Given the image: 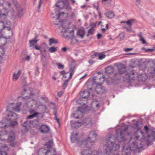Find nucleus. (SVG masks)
<instances>
[{"label": "nucleus", "mask_w": 155, "mask_h": 155, "mask_svg": "<svg viewBox=\"0 0 155 155\" xmlns=\"http://www.w3.org/2000/svg\"><path fill=\"white\" fill-rule=\"evenodd\" d=\"M94 62V61L93 60H91L89 61V63L90 64H92Z\"/></svg>", "instance_id": "obj_61"}, {"label": "nucleus", "mask_w": 155, "mask_h": 155, "mask_svg": "<svg viewBox=\"0 0 155 155\" xmlns=\"http://www.w3.org/2000/svg\"><path fill=\"white\" fill-rule=\"evenodd\" d=\"M106 17L109 19H111L114 18V13L111 11H109L106 12L105 14Z\"/></svg>", "instance_id": "obj_26"}, {"label": "nucleus", "mask_w": 155, "mask_h": 155, "mask_svg": "<svg viewBox=\"0 0 155 155\" xmlns=\"http://www.w3.org/2000/svg\"><path fill=\"white\" fill-rule=\"evenodd\" d=\"M4 49H0V51H1V54H3L4 53Z\"/></svg>", "instance_id": "obj_63"}, {"label": "nucleus", "mask_w": 155, "mask_h": 155, "mask_svg": "<svg viewBox=\"0 0 155 155\" xmlns=\"http://www.w3.org/2000/svg\"><path fill=\"white\" fill-rule=\"evenodd\" d=\"M63 28L61 32L63 33V35L66 38L71 39L72 40H74L77 42L74 37V29L70 27H64L62 25Z\"/></svg>", "instance_id": "obj_6"}, {"label": "nucleus", "mask_w": 155, "mask_h": 155, "mask_svg": "<svg viewBox=\"0 0 155 155\" xmlns=\"http://www.w3.org/2000/svg\"><path fill=\"white\" fill-rule=\"evenodd\" d=\"M38 41V40L36 38L29 40V47L33 48H39L38 46L37 45Z\"/></svg>", "instance_id": "obj_14"}, {"label": "nucleus", "mask_w": 155, "mask_h": 155, "mask_svg": "<svg viewBox=\"0 0 155 155\" xmlns=\"http://www.w3.org/2000/svg\"><path fill=\"white\" fill-rule=\"evenodd\" d=\"M57 51V49H48V51L50 52H54Z\"/></svg>", "instance_id": "obj_53"}, {"label": "nucleus", "mask_w": 155, "mask_h": 155, "mask_svg": "<svg viewBox=\"0 0 155 155\" xmlns=\"http://www.w3.org/2000/svg\"><path fill=\"white\" fill-rule=\"evenodd\" d=\"M0 155H7L6 152L3 151V149L0 150Z\"/></svg>", "instance_id": "obj_45"}, {"label": "nucleus", "mask_w": 155, "mask_h": 155, "mask_svg": "<svg viewBox=\"0 0 155 155\" xmlns=\"http://www.w3.org/2000/svg\"><path fill=\"white\" fill-rule=\"evenodd\" d=\"M27 89L25 88H24L23 90L21 91V94L22 95H24L25 94L26 92L28 91Z\"/></svg>", "instance_id": "obj_46"}, {"label": "nucleus", "mask_w": 155, "mask_h": 155, "mask_svg": "<svg viewBox=\"0 0 155 155\" xmlns=\"http://www.w3.org/2000/svg\"><path fill=\"white\" fill-rule=\"evenodd\" d=\"M147 78V77L145 74H141L140 75H138L136 72L134 71H130L125 75L123 79L124 81L129 82L135 80L137 78L139 80L143 81Z\"/></svg>", "instance_id": "obj_3"}, {"label": "nucleus", "mask_w": 155, "mask_h": 155, "mask_svg": "<svg viewBox=\"0 0 155 155\" xmlns=\"http://www.w3.org/2000/svg\"><path fill=\"white\" fill-rule=\"evenodd\" d=\"M8 121V126L11 127H14L18 124V123L16 120H10Z\"/></svg>", "instance_id": "obj_25"}, {"label": "nucleus", "mask_w": 155, "mask_h": 155, "mask_svg": "<svg viewBox=\"0 0 155 155\" xmlns=\"http://www.w3.org/2000/svg\"><path fill=\"white\" fill-rule=\"evenodd\" d=\"M67 74H67L66 75H64L63 77H62L63 80H65V79H66V80H69L70 79H69V75H68Z\"/></svg>", "instance_id": "obj_48"}, {"label": "nucleus", "mask_w": 155, "mask_h": 155, "mask_svg": "<svg viewBox=\"0 0 155 155\" xmlns=\"http://www.w3.org/2000/svg\"><path fill=\"white\" fill-rule=\"evenodd\" d=\"M11 3L8 1V0H5L3 5V8L5 10L9 8L11 6Z\"/></svg>", "instance_id": "obj_23"}, {"label": "nucleus", "mask_w": 155, "mask_h": 155, "mask_svg": "<svg viewBox=\"0 0 155 155\" xmlns=\"http://www.w3.org/2000/svg\"><path fill=\"white\" fill-rule=\"evenodd\" d=\"M102 36V35L101 34H98L97 35V38L98 39H100Z\"/></svg>", "instance_id": "obj_58"}, {"label": "nucleus", "mask_w": 155, "mask_h": 155, "mask_svg": "<svg viewBox=\"0 0 155 155\" xmlns=\"http://www.w3.org/2000/svg\"><path fill=\"white\" fill-rule=\"evenodd\" d=\"M68 82V80H65L63 85V87L65 89L67 87Z\"/></svg>", "instance_id": "obj_42"}, {"label": "nucleus", "mask_w": 155, "mask_h": 155, "mask_svg": "<svg viewBox=\"0 0 155 155\" xmlns=\"http://www.w3.org/2000/svg\"><path fill=\"white\" fill-rule=\"evenodd\" d=\"M88 142L86 140H84L83 141H78L77 143L78 146L81 147L82 148H84L85 147L87 146V143Z\"/></svg>", "instance_id": "obj_24"}, {"label": "nucleus", "mask_w": 155, "mask_h": 155, "mask_svg": "<svg viewBox=\"0 0 155 155\" xmlns=\"http://www.w3.org/2000/svg\"><path fill=\"white\" fill-rule=\"evenodd\" d=\"M22 104L21 102H19L17 103L16 106L13 107V109L17 111H20V106Z\"/></svg>", "instance_id": "obj_32"}, {"label": "nucleus", "mask_w": 155, "mask_h": 155, "mask_svg": "<svg viewBox=\"0 0 155 155\" xmlns=\"http://www.w3.org/2000/svg\"><path fill=\"white\" fill-rule=\"evenodd\" d=\"M66 8L68 11H70L72 9V8L69 5H67Z\"/></svg>", "instance_id": "obj_52"}, {"label": "nucleus", "mask_w": 155, "mask_h": 155, "mask_svg": "<svg viewBox=\"0 0 155 155\" xmlns=\"http://www.w3.org/2000/svg\"><path fill=\"white\" fill-rule=\"evenodd\" d=\"M8 120H7V118H4L0 122V128H3L6 127L8 126Z\"/></svg>", "instance_id": "obj_21"}, {"label": "nucleus", "mask_w": 155, "mask_h": 155, "mask_svg": "<svg viewBox=\"0 0 155 155\" xmlns=\"http://www.w3.org/2000/svg\"><path fill=\"white\" fill-rule=\"evenodd\" d=\"M39 109L41 110V113H43L46 112L47 107L46 106H40L39 105Z\"/></svg>", "instance_id": "obj_35"}, {"label": "nucleus", "mask_w": 155, "mask_h": 155, "mask_svg": "<svg viewBox=\"0 0 155 155\" xmlns=\"http://www.w3.org/2000/svg\"><path fill=\"white\" fill-rule=\"evenodd\" d=\"M53 140L51 139L45 143V145L47 146L48 148H50L53 145Z\"/></svg>", "instance_id": "obj_34"}, {"label": "nucleus", "mask_w": 155, "mask_h": 155, "mask_svg": "<svg viewBox=\"0 0 155 155\" xmlns=\"http://www.w3.org/2000/svg\"><path fill=\"white\" fill-rule=\"evenodd\" d=\"M75 14L74 12H72L70 16L71 18H73L75 16Z\"/></svg>", "instance_id": "obj_57"}, {"label": "nucleus", "mask_w": 155, "mask_h": 155, "mask_svg": "<svg viewBox=\"0 0 155 155\" xmlns=\"http://www.w3.org/2000/svg\"><path fill=\"white\" fill-rule=\"evenodd\" d=\"M124 34L123 33H121L119 35L118 37L120 39H123L124 38Z\"/></svg>", "instance_id": "obj_47"}, {"label": "nucleus", "mask_w": 155, "mask_h": 155, "mask_svg": "<svg viewBox=\"0 0 155 155\" xmlns=\"http://www.w3.org/2000/svg\"><path fill=\"white\" fill-rule=\"evenodd\" d=\"M85 34V31L83 28H81L79 29L77 33V35L79 37L83 38Z\"/></svg>", "instance_id": "obj_17"}, {"label": "nucleus", "mask_w": 155, "mask_h": 155, "mask_svg": "<svg viewBox=\"0 0 155 155\" xmlns=\"http://www.w3.org/2000/svg\"><path fill=\"white\" fill-rule=\"evenodd\" d=\"M39 129L42 133L45 134L49 132L50 128L47 125L43 124L41 126Z\"/></svg>", "instance_id": "obj_19"}, {"label": "nucleus", "mask_w": 155, "mask_h": 155, "mask_svg": "<svg viewBox=\"0 0 155 155\" xmlns=\"http://www.w3.org/2000/svg\"><path fill=\"white\" fill-rule=\"evenodd\" d=\"M74 66L72 67H71L70 69V71L71 72L69 74V79H71L72 77V76L74 74Z\"/></svg>", "instance_id": "obj_33"}, {"label": "nucleus", "mask_w": 155, "mask_h": 155, "mask_svg": "<svg viewBox=\"0 0 155 155\" xmlns=\"http://www.w3.org/2000/svg\"><path fill=\"white\" fill-rule=\"evenodd\" d=\"M31 125L33 128L38 129L39 127V118H37L31 121Z\"/></svg>", "instance_id": "obj_22"}, {"label": "nucleus", "mask_w": 155, "mask_h": 155, "mask_svg": "<svg viewBox=\"0 0 155 155\" xmlns=\"http://www.w3.org/2000/svg\"><path fill=\"white\" fill-rule=\"evenodd\" d=\"M89 149L83 151L81 152L82 155H93L92 152Z\"/></svg>", "instance_id": "obj_27"}, {"label": "nucleus", "mask_w": 155, "mask_h": 155, "mask_svg": "<svg viewBox=\"0 0 155 155\" xmlns=\"http://www.w3.org/2000/svg\"><path fill=\"white\" fill-rule=\"evenodd\" d=\"M30 55H27L24 58H22V60L24 61H29L30 60Z\"/></svg>", "instance_id": "obj_41"}, {"label": "nucleus", "mask_w": 155, "mask_h": 155, "mask_svg": "<svg viewBox=\"0 0 155 155\" xmlns=\"http://www.w3.org/2000/svg\"><path fill=\"white\" fill-rule=\"evenodd\" d=\"M152 136L154 138H155V129H153L152 130Z\"/></svg>", "instance_id": "obj_54"}, {"label": "nucleus", "mask_w": 155, "mask_h": 155, "mask_svg": "<svg viewBox=\"0 0 155 155\" xmlns=\"http://www.w3.org/2000/svg\"><path fill=\"white\" fill-rule=\"evenodd\" d=\"M106 55L104 54L103 53H95L91 56L92 58H94L95 57H97L98 59L99 60H101L105 57Z\"/></svg>", "instance_id": "obj_16"}, {"label": "nucleus", "mask_w": 155, "mask_h": 155, "mask_svg": "<svg viewBox=\"0 0 155 155\" xmlns=\"http://www.w3.org/2000/svg\"><path fill=\"white\" fill-rule=\"evenodd\" d=\"M6 118L8 121L10 120H16L18 118V116L17 114L12 112H9L7 114Z\"/></svg>", "instance_id": "obj_13"}, {"label": "nucleus", "mask_w": 155, "mask_h": 155, "mask_svg": "<svg viewBox=\"0 0 155 155\" xmlns=\"http://www.w3.org/2000/svg\"><path fill=\"white\" fill-rule=\"evenodd\" d=\"M21 70L18 71L17 74L14 73L13 75V79L15 81H17L19 78L20 75L21 74Z\"/></svg>", "instance_id": "obj_29"}, {"label": "nucleus", "mask_w": 155, "mask_h": 155, "mask_svg": "<svg viewBox=\"0 0 155 155\" xmlns=\"http://www.w3.org/2000/svg\"><path fill=\"white\" fill-rule=\"evenodd\" d=\"M7 15L5 13H2L0 10V18L3 21H0V33L2 32V30L5 28H7L8 30H11L10 26L11 25V22L6 19Z\"/></svg>", "instance_id": "obj_4"}, {"label": "nucleus", "mask_w": 155, "mask_h": 155, "mask_svg": "<svg viewBox=\"0 0 155 155\" xmlns=\"http://www.w3.org/2000/svg\"><path fill=\"white\" fill-rule=\"evenodd\" d=\"M89 91L85 90L80 93L81 97L77 101V102L82 105L85 106V103L87 101V98L89 96Z\"/></svg>", "instance_id": "obj_8"}, {"label": "nucleus", "mask_w": 155, "mask_h": 155, "mask_svg": "<svg viewBox=\"0 0 155 155\" xmlns=\"http://www.w3.org/2000/svg\"><path fill=\"white\" fill-rule=\"evenodd\" d=\"M114 71V69L112 67L108 66L105 68V72L107 74H110L113 73Z\"/></svg>", "instance_id": "obj_28"}, {"label": "nucleus", "mask_w": 155, "mask_h": 155, "mask_svg": "<svg viewBox=\"0 0 155 155\" xmlns=\"http://www.w3.org/2000/svg\"><path fill=\"white\" fill-rule=\"evenodd\" d=\"M84 124H86V125L88 127H90L93 124V120L91 118H89L80 122L75 121L72 124L71 127L74 128H77Z\"/></svg>", "instance_id": "obj_7"}, {"label": "nucleus", "mask_w": 155, "mask_h": 155, "mask_svg": "<svg viewBox=\"0 0 155 155\" xmlns=\"http://www.w3.org/2000/svg\"><path fill=\"white\" fill-rule=\"evenodd\" d=\"M94 28L93 27H91V28L88 31L87 36H88L90 35H92L94 33Z\"/></svg>", "instance_id": "obj_37"}, {"label": "nucleus", "mask_w": 155, "mask_h": 155, "mask_svg": "<svg viewBox=\"0 0 155 155\" xmlns=\"http://www.w3.org/2000/svg\"><path fill=\"white\" fill-rule=\"evenodd\" d=\"M148 72L150 74H153L155 72V67H151L148 69Z\"/></svg>", "instance_id": "obj_40"}, {"label": "nucleus", "mask_w": 155, "mask_h": 155, "mask_svg": "<svg viewBox=\"0 0 155 155\" xmlns=\"http://www.w3.org/2000/svg\"><path fill=\"white\" fill-rule=\"evenodd\" d=\"M97 13L99 15V18L100 19H101L102 18V16H101V12L98 9V8H97Z\"/></svg>", "instance_id": "obj_51"}, {"label": "nucleus", "mask_w": 155, "mask_h": 155, "mask_svg": "<svg viewBox=\"0 0 155 155\" xmlns=\"http://www.w3.org/2000/svg\"><path fill=\"white\" fill-rule=\"evenodd\" d=\"M15 135H13L12 136H9L8 139V140L10 142L13 141L15 140Z\"/></svg>", "instance_id": "obj_39"}, {"label": "nucleus", "mask_w": 155, "mask_h": 155, "mask_svg": "<svg viewBox=\"0 0 155 155\" xmlns=\"http://www.w3.org/2000/svg\"><path fill=\"white\" fill-rule=\"evenodd\" d=\"M38 114H39V113H35L33 114L30 115L28 116L26 118L27 119H29L33 118V117H36V115Z\"/></svg>", "instance_id": "obj_38"}, {"label": "nucleus", "mask_w": 155, "mask_h": 155, "mask_svg": "<svg viewBox=\"0 0 155 155\" xmlns=\"http://www.w3.org/2000/svg\"><path fill=\"white\" fill-rule=\"evenodd\" d=\"M14 5L16 11L17 12L18 16L21 17L24 15L23 9L21 7L20 5L17 1L14 2Z\"/></svg>", "instance_id": "obj_10"}, {"label": "nucleus", "mask_w": 155, "mask_h": 155, "mask_svg": "<svg viewBox=\"0 0 155 155\" xmlns=\"http://www.w3.org/2000/svg\"><path fill=\"white\" fill-rule=\"evenodd\" d=\"M113 135H109L107 139V144L103 147L104 153L97 151L93 152V155H119L118 150L120 146L113 143L115 141Z\"/></svg>", "instance_id": "obj_1"}, {"label": "nucleus", "mask_w": 155, "mask_h": 155, "mask_svg": "<svg viewBox=\"0 0 155 155\" xmlns=\"http://www.w3.org/2000/svg\"><path fill=\"white\" fill-rule=\"evenodd\" d=\"M31 121L27 120L24 122L22 126L25 127L26 130H28L31 128Z\"/></svg>", "instance_id": "obj_18"}, {"label": "nucleus", "mask_w": 155, "mask_h": 155, "mask_svg": "<svg viewBox=\"0 0 155 155\" xmlns=\"http://www.w3.org/2000/svg\"><path fill=\"white\" fill-rule=\"evenodd\" d=\"M20 97L21 98L23 101H24L25 102H26V100L28 99L29 98V97L28 96H26L25 97Z\"/></svg>", "instance_id": "obj_44"}, {"label": "nucleus", "mask_w": 155, "mask_h": 155, "mask_svg": "<svg viewBox=\"0 0 155 155\" xmlns=\"http://www.w3.org/2000/svg\"><path fill=\"white\" fill-rule=\"evenodd\" d=\"M49 45L51 46L53 44H56L58 43V41L54 38H50L49 40Z\"/></svg>", "instance_id": "obj_30"}, {"label": "nucleus", "mask_w": 155, "mask_h": 155, "mask_svg": "<svg viewBox=\"0 0 155 155\" xmlns=\"http://www.w3.org/2000/svg\"><path fill=\"white\" fill-rule=\"evenodd\" d=\"M71 141H73L77 139V137H75L74 133L72 134V135L71 137Z\"/></svg>", "instance_id": "obj_43"}, {"label": "nucleus", "mask_w": 155, "mask_h": 155, "mask_svg": "<svg viewBox=\"0 0 155 155\" xmlns=\"http://www.w3.org/2000/svg\"><path fill=\"white\" fill-rule=\"evenodd\" d=\"M68 72H66L64 71H61L60 72V74L62 75H63V76L64 75H66L68 74Z\"/></svg>", "instance_id": "obj_50"}, {"label": "nucleus", "mask_w": 155, "mask_h": 155, "mask_svg": "<svg viewBox=\"0 0 155 155\" xmlns=\"http://www.w3.org/2000/svg\"><path fill=\"white\" fill-rule=\"evenodd\" d=\"M97 134L94 131L91 132L88 137V141L91 143L94 142L96 140Z\"/></svg>", "instance_id": "obj_15"}, {"label": "nucleus", "mask_w": 155, "mask_h": 155, "mask_svg": "<svg viewBox=\"0 0 155 155\" xmlns=\"http://www.w3.org/2000/svg\"><path fill=\"white\" fill-rule=\"evenodd\" d=\"M41 99L46 101L47 100V98L45 97H42L41 98Z\"/></svg>", "instance_id": "obj_60"}, {"label": "nucleus", "mask_w": 155, "mask_h": 155, "mask_svg": "<svg viewBox=\"0 0 155 155\" xmlns=\"http://www.w3.org/2000/svg\"><path fill=\"white\" fill-rule=\"evenodd\" d=\"M117 67L118 68V72L116 73L115 75V78L118 79L117 77L120 76L121 74L124 73L125 70V66L121 64H118Z\"/></svg>", "instance_id": "obj_11"}, {"label": "nucleus", "mask_w": 155, "mask_h": 155, "mask_svg": "<svg viewBox=\"0 0 155 155\" xmlns=\"http://www.w3.org/2000/svg\"><path fill=\"white\" fill-rule=\"evenodd\" d=\"M87 107H78V110L74 114V116L75 118L78 119L82 117L84 113L86 111Z\"/></svg>", "instance_id": "obj_9"}, {"label": "nucleus", "mask_w": 155, "mask_h": 155, "mask_svg": "<svg viewBox=\"0 0 155 155\" xmlns=\"http://www.w3.org/2000/svg\"><path fill=\"white\" fill-rule=\"evenodd\" d=\"M53 110L54 111V114L55 116L54 119L55 120H56L57 122L58 123H59V120L58 118L57 117V113L56 112V110L55 108H53Z\"/></svg>", "instance_id": "obj_36"}, {"label": "nucleus", "mask_w": 155, "mask_h": 155, "mask_svg": "<svg viewBox=\"0 0 155 155\" xmlns=\"http://www.w3.org/2000/svg\"><path fill=\"white\" fill-rule=\"evenodd\" d=\"M107 30V29L106 28H103L101 29V30L102 32H105L106 30Z\"/></svg>", "instance_id": "obj_64"}, {"label": "nucleus", "mask_w": 155, "mask_h": 155, "mask_svg": "<svg viewBox=\"0 0 155 155\" xmlns=\"http://www.w3.org/2000/svg\"><path fill=\"white\" fill-rule=\"evenodd\" d=\"M134 20L133 19L127 21H122L120 22V23H125L129 26V27H127L126 25H124V28L126 29V31L130 32H134V31L131 28V26L132 24L131 22H132Z\"/></svg>", "instance_id": "obj_12"}, {"label": "nucleus", "mask_w": 155, "mask_h": 155, "mask_svg": "<svg viewBox=\"0 0 155 155\" xmlns=\"http://www.w3.org/2000/svg\"><path fill=\"white\" fill-rule=\"evenodd\" d=\"M138 36L139 37V40L140 41L142 42V44H144L146 43V41L143 37L141 33H140L138 35Z\"/></svg>", "instance_id": "obj_31"}, {"label": "nucleus", "mask_w": 155, "mask_h": 155, "mask_svg": "<svg viewBox=\"0 0 155 155\" xmlns=\"http://www.w3.org/2000/svg\"><path fill=\"white\" fill-rule=\"evenodd\" d=\"M117 135L118 137L117 139L120 142H121L122 140L123 141V131L120 129L118 130L117 131Z\"/></svg>", "instance_id": "obj_20"}, {"label": "nucleus", "mask_w": 155, "mask_h": 155, "mask_svg": "<svg viewBox=\"0 0 155 155\" xmlns=\"http://www.w3.org/2000/svg\"><path fill=\"white\" fill-rule=\"evenodd\" d=\"M154 49H147L146 50H145V51H153Z\"/></svg>", "instance_id": "obj_62"}, {"label": "nucleus", "mask_w": 155, "mask_h": 155, "mask_svg": "<svg viewBox=\"0 0 155 155\" xmlns=\"http://www.w3.org/2000/svg\"><path fill=\"white\" fill-rule=\"evenodd\" d=\"M136 140H134L133 138L130 139L129 141L130 144L129 147L124 146L122 151V155H130V151H135L137 149H141L143 147V144L141 143L140 141L138 140L139 136H136Z\"/></svg>", "instance_id": "obj_2"}, {"label": "nucleus", "mask_w": 155, "mask_h": 155, "mask_svg": "<svg viewBox=\"0 0 155 155\" xmlns=\"http://www.w3.org/2000/svg\"><path fill=\"white\" fill-rule=\"evenodd\" d=\"M5 0H0V6L3 5Z\"/></svg>", "instance_id": "obj_56"}, {"label": "nucleus", "mask_w": 155, "mask_h": 155, "mask_svg": "<svg viewBox=\"0 0 155 155\" xmlns=\"http://www.w3.org/2000/svg\"><path fill=\"white\" fill-rule=\"evenodd\" d=\"M64 12H59L58 15V18L57 19H58V18L60 17L62 15H63L64 14Z\"/></svg>", "instance_id": "obj_55"}, {"label": "nucleus", "mask_w": 155, "mask_h": 155, "mask_svg": "<svg viewBox=\"0 0 155 155\" xmlns=\"http://www.w3.org/2000/svg\"><path fill=\"white\" fill-rule=\"evenodd\" d=\"M94 78L93 79L94 81L97 84L95 88L97 94H102L104 92L105 90L101 86V84L104 81L105 77L102 75V77L98 76Z\"/></svg>", "instance_id": "obj_5"}, {"label": "nucleus", "mask_w": 155, "mask_h": 155, "mask_svg": "<svg viewBox=\"0 0 155 155\" xmlns=\"http://www.w3.org/2000/svg\"><path fill=\"white\" fill-rule=\"evenodd\" d=\"M144 130L146 131L147 133V131L148 130V128L147 126H146L144 127Z\"/></svg>", "instance_id": "obj_59"}, {"label": "nucleus", "mask_w": 155, "mask_h": 155, "mask_svg": "<svg viewBox=\"0 0 155 155\" xmlns=\"http://www.w3.org/2000/svg\"><path fill=\"white\" fill-rule=\"evenodd\" d=\"M58 67L59 69H63L64 68V66L63 65L61 64L60 63H58L57 64Z\"/></svg>", "instance_id": "obj_49"}]
</instances>
